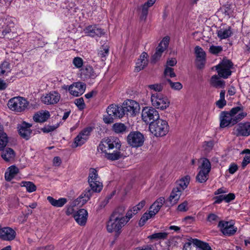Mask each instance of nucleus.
<instances>
[{
  "mask_svg": "<svg viewBox=\"0 0 250 250\" xmlns=\"http://www.w3.org/2000/svg\"><path fill=\"white\" fill-rule=\"evenodd\" d=\"M121 143L118 138L109 137L103 139L98 150L104 154V157L110 161H116L123 157L121 150Z\"/></svg>",
  "mask_w": 250,
  "mask_h": 250,
  "instance_id": "obj_1",
  "label": "nucleus"
},
{
  "mask_svg": "<svg viewBox=\"0 0 250 250\" xmlns=\"http://www.w3.org/2000/svg\"><path fill=\"white\" fill-rule=\"evenodd\" d=\"M97 171L90 168L88 182L90 188H86L83 193L75 201V204L83 206L88 201L94 192H99L102 189L103 185L98 180Z\"/></svg>",
  "mask_w": 250,
  "mask_h": 250,
  "instance_id": "obj_2",
  "label": "nucleus"
},
{
  "mask_svg": "<svg viewBox=\"0 0 250 250\" xmlns=\"http://www.w3.org/2000/svg\"><path fill=\"white\" fill-rule=\"evenodd\" d=\"M242 106H236L232 108L228 112L223 111L220 115V126L222 128L229 125H233L244 119L247 115L246 112H241L237 114L239 111H242Z\"/></svg>",
  "mask_w": 250,
  "mask_h": 250,
  "instance_id": "obj_3",
  "label": "nucleus"
},
{
  "mask_svg": "<svg viewBox=\"0 0 250 250\" xmlns=\"http://www.w3.org/2000/svg\"><path fill=\"white\" fill-rule=\"evenodd\" d=\"M150 131L156 137L165 136L168 132L169 126L165 120L158 119L150 122L149 125Z\"/></svg>",
  "mask_w": 250,
  "mask_h": 250,
  "instance_id": "obj_4",
  "label": "nucleus"
},
{
  "mask_svg": "<svg viewBox=\"0 0 250 250\" xmlns=\"http://www.w3.org/2000/svg\"><path fill=\"white\" fill-rule=\"evenodd\" d=\"M233 65V63L230 60L224 59L219 64L215 66V69L220 77L227 79L231 74V69Z\"/></svg>",
  "mask_w": 250,
  "mask_h": 250,
  "instance_id": "obj_5",
  "label": "nucleus"
},
{
  "mask_svg": "<svg viewBox=\"0 0 250 250\" xmlns=\"http://www.w3.org/2000/svg\"><path fill=\"white\" fill-rule=\"evenodd\" d=\"M7 105L12 111L21 112L27 108L28 102L21 97H15L9 100Z\"/></svg>",
  "mask_w": 250,
  "mask_h": 250,
  "instance_id": "obj_6",
  "label": "nucleus"
},
{
  "mask_svg": "<svg viewBox=\"0 0 250 250\" xmlns=\"http://www.w3.org/2000/svg\"><path fill=\"white\" fill-rule=\"evenodd\" d=\"M151 102L153 107L161 110L166 109L170 104L167 97L158 93L151 94Z\"/></svg>",
  "mask_w": 250,
  "mask_h": 250,
  "instance_id": "obj_7",
  "label": "nucleus"
},
{
  "mask_svg": "<svg viewBox=\"0 0 250 250\" xmlns=\"http://www.w3.org/2000/svg\"><path fill=\"white\" fill-rule=\"evenodd\" d=\"M126 224V221L110 216L107 223V230L108 232H115L120 233L122 228Z\"/></svg>",
  "mask_w": 250,
  "mask_h": 250,
  "instance_id": "obj_8",
  "label": "nucleus"
},
{
  "mask_svg": "<svg viewBox=\"0 0 250 250\" xmlns=\"http://www.w3.org/2000/svg\"><path fill=\"white\" fill-rule=\"evenodd\" d=\"M142 118L143 121L148 124L156 121L159 118L158 112L152 107H145L142 112Z\"/></svg>",
  "mask_w": 250,
  "mask_h": 250,
  "instance_id": "obj_9",
  "label": "nucleus"
},
{
  "mask_svg": "<svg viewBox=\"0 0 250 250\" xmlns=\"http://www.w3.org/2000/svg\"><path fill=\"white\" fill-rule=\"evenodd\" d=\"M143 134L139 131L131 132L127 137V142L131 146L138 147L142 146L144 142Z\"/></svg>",
  "mask_w": 250,
  "mask_h": 250,
  "instance_id": "obj_10",
  "label": "nucleus"
},
{
  "mask_svg": "<svg viewBox=\"0 0 250 250\" xmlns=\"http://www.w3.org/2000/svg\"><path fill=\"white\" fill-rule=\"evenodd\" d=\"M139 108V104L133 100H128L126 102L123 106V111H124V115L132 116L135 114Z\"/></svg>",
  "mask_w": 250,
  "mask_h": 250,
  "instance_id": "obj_11",
  "label": "nucleus"
},
{
  "mask_svg": "<svg viewBox=\"0 0 250 250\" xmlns=\"http://www.w3.org/2000/svg\"><path fill=\"white\" fill-rule=\"evenodd\" d=\"M218 227L225 235L230 236L233 235L237 231V228L229 222L221 221L219 222Z\"/></svg>",
  "mask_w": 250,
  "mask_h": 250,
  "instance_id": "obj_12",
  "label": "nucleus"
},
{
  "mask_svg": "<svg viewBox=\"0 0 250 250\" xmlns=\"http://www.w3.org/2000/svg\"><path fill=\"white\" fill-rule=\"evenodd\" d=\"M60 94L56 91H52L41 97L42 101L46 104H54L60 101Z\"/></svg>",
  "mask_w": 250,
  "mask_h": 250,
  "instance_id": "obj_13",
  "label": "nucleus"
},
{
  "mask_svg": "<svg viewBox=\"0 0 250 250\" xmlns=\"http://www.w3.org/2000/svg\"><path fill=\"white\" fill-rule=\"evenodd\" d=\"M86 88L85 83L82 82H77L70 85L68 90L70 93L76 97L82 95Z\"/></svg>",
  "mask_w": 250,
  "mask_h": 250,
  "instance_id": "obj_14",
  "label": "nucleus"
},
{
  "mask_svg": "<svg viewBox=\"0 0 250 250\" xmlns=\"http://www.w3.org/2000/svg\"><path fill=\"white\" fill-rule=\"evenodd\" d=\"M237 136H248L250 135V123H240L235 127Z\"/></svg>",
  "mask_w": 250,
  "mask_h": 250,
  "instance_id": "obj_15",
  "label": "nucleus"
},
{
  "mask_svg": "<svg viewBox=\"0 0 250 250\" xmlns=\"http://www.w3.org/2000/svg\"><path fill=\"white\" fill-rule=\"evenodd\" d=\"M108 115L113 116L115 118H121L124 116L123 106L111 104L106 109Z\"/></svg>",
  "mask_w": 250,
  "mask_h": 250,
  "instance_id": "obj_16",
  "label": "nucleus"
},
{
  "mask_svg": "<svg viewBox=\"0 0 250 250\" xmlns=\"http://www.w3.org/2000/svg\"><path fill=\"white\" fill-rule=\"evenodd\" d=\"M31 127V125L25 122L19 125L18 126V129L21 137L26 140H28L32 133V130L30 129Z\"/></svg>",
  "mask_w": 250,
  "mask_h": 250,
  "instance_id": "obj_17",
  "label": "nucleus"
},
{
  "mask_svg": "<svg viewBox=\"0 0 250 250\" xmlns=\"http://www.w3.org/2000/svg\"><path fill=\"white\" fill-rule=\"evenodd\" d=\"M195 53L196 56V63L199 69L203 67L205 61L206 53L199 46L195 47Z\"/></svg>",
  "mask_w": 250,
  "mask_h": 250,
  "instance_id": "obj_18",
  "label": "nucleus"
},
{
  "mask_svg": "<svg viewBox=\"0 0 250 250\" xmlns=\"http://www.w3.org/2000/svg\"><path fill=\"white\" fill-rule=\"evenodd\" d=\"M16 232L9 227L0 229V238L4 241H11L15 239Z\"/></svg>",
  "mask_w": 250,
  "mask_h": 250,
  "instance_id": "obj_19",
  "label": "nucleus"
},
{
  "mask_svg": "<svg viewBox=\"0 0 250 250\" xmlns=\"http://www.w3.org/2000/svg\"><path fill=\"white\" fill-rule=\"evenodd\" d=\"M87 215L86 210L80 209L74 214V218L79 225L84 226L87 221Z\"/></svg>",
  "mask_w": 250,
  "mask_h": 250,
  "instance_id": "obj_20",
  "label": "nucleus"
},
{
  "mask_svg": "<svg viewBox=\"0 0 250 250\" xmlns=\"http://www.w3.org/2000/svg\"><path fill=\"white\" fill-rule=\"evenodd\" d=\"M182 192L178 188H173L170 196L167 200V202L169 203V205H167V206L170 205L172 206L177 204L180 199Z\"/></svg>",
  "mask_w": 250,
  "mask_h": 250,
  "instance_id": "obj_21",
  "label": "nucleus"
},
{
  "mask_svg": "<svg viewBox=\"0 0 250 250\" xmlns=\"http://www.w3.org/2000/svg\"><path fill=\"white\" fill-rule=\"evenodd\" d=\"M156 0H147L145 2L140 10V19L141 21H145L148 14V8L152 6L155 2Z\"/></svg>",
  "mask_w": 250,
  "mask_h": 250,
  "instance_id": "obj_22",
  "label": "nucleus"
},
{
  "mask_svg": "<svg viewBox=\"0 0 250 250\" xmlns=\"http://www.w3.org/2000/svg\"><path fill=\"white\" fill-rule=\"evenodd\" d=\"M81 76L84 79H94L97 76L92 67L89 65H84L81 69Z\"/></svg>",
  "mask_w": 250,
  "mask_h": 250,
  "instance_id": "obj_23",
  "label": "nucleus"
},
{
  "mask_svg": "<svg viewBox=\"0 0 250 250\" xmlns=\"http://www.w3.org/2000/svg\"><path fill=\"white\" fill-rule=\"evenodd\" d=\"M5 147L0 151H1V156L6 162H8L13 159L15 156V153L13 149L11 148H6Z\"/></svg>",
  "mask_w": 250,
  "mask_h": 250,
  "instance_id": "obj_24",
  "label": "nucleus"
},
{
  "mask_svg": "<svg viewBox=\"0 0 250 250\" xmlns=\"http://www.w3.org/2000/svg\"><path fill=\"white\" fill-rule=\"evenodd\" d=\"M50 117L48 111H42L36 113L33 116V120L36 122L42 123L45 122Z\"/></svg>",
  "mask_w": 250,
  "mask_h": 250,
  "instance_id": "obj_25",
  "label": "nucleus"
},
{
  "mask_svg": "<svg viewBox=\"0 0 250 250\" xmlns=\"http://www.w3.org/2000/svg\"><path fill=\"white\" fill-rule=\"evenodd\" d=\"M47 200L52 206L57 208L62 207L67 201V199L65 198H61L58 200H56L50 196L47 197Z\"/></svg>",
  "mask_w": 250,
  "mask_h": 250,
  "instance_id": "obj_26",
  "label": "nucleus"
},
{
  "mask_svg": "<svg viewBox=\"0 0 250 250\" xmlns=\"http://www.w3.org/2000/svg\"><path fill=\"white\" fill-rule=\"evenodd\" d=\"M190 177L188 175L185 176L176 183L175 188H178L182 192L187 188L189 183Z\"/></svg>",
  "mask_w": 250,
  "mask_h": 250,
  "instance_id": "obj_27",
  "label": "nucleus"
},
{
  "mask_svg": "<svg viewBox=\"0 0 250 250\" xmlns=\"http://www.w3.org/2000/svg\"><path fill=\"white\" fill-rule=\"evenodd\" d=\"M19 172V169L15 166H12L8 168L5 173V179L7 181H10Z\"/></svg>",
  "mask_w": 250,
  "mask_h": 250,
  "instance_id": "obj_28",
  "label": "nucleus"
},
{
  "mask_svg": "<svg viewBox=\"0 0 250 250\" xmlns=\"http://www.w3.org/2000/svg\"><path fill=\"white\" fill-rule=\"evenodd\" d=\"M210 83L212 86L217 88H224L225 85V81L220 80L218 76L216 75L211 77Z\"/></svg>",
  "mask_w": 250,
  "mask_h": 250,
  "instance_id": "obj_29",
  "label": "nucleus"
},
{
  "mask_svg": "<svg viewBox=\"0 0 250 250\" xmlns=\"http://www.w3.org/2000/svg\"><path fill=\"white\" fill-rule=\"evenodd\" d=\"M7 143V135L4 131L3 125L0 123V150L5 147Z\"/></svg>",
  "mask_w": 250,
  "mask_h": 250,
  "instance_id": "obj_30",
  "label": "nucleus"
},
{
  "mask_svg": "<svg viewBox=\"0 0 250 250\" xmlns=\"http://www.w3.org/2000/svg\"><path fill=\"white\" fill-rule=\"evenodd\" d=\"M232 31L230 27L228 28H221L217 30V36L221 40L227 39L231 36L232 35Z\"/></svg>",
  "mask_w": 250,
  "mask_h": 250,
  "instance_id": "obj_31",
  "label": "nucleus"
},
{
  "mask_svg": "<svg viewBox=\"0 0 250 250\" xmlns=\"http://www.w3.org/2000/svg\"><path fill=\"white\" fill-rule=\"evenodd\" d=\"M125 206H120L115 209L111 216L117 218L125 220L124 214L125 213Z\"/></svg>",
  "mask_w": 250,
  "mask_h": 250,
  "instance_id": "obj_32",
  "label": "nucleus"
},
{
  "mask_svg": "<svg viewBox=\"0 0 250 250\" xmlns=\"http://www.w3.org/2000/svg\"><path fill=\"white\" fill-rule=\"evenodd\" d=\"M201 160H202V163L201 166H199V168H201L200 171H203L206 174H208L211 169V164L209 161L206 158H203Z\"/></svg>",
  "mask_w": 250,
  "mask_h": 250,
  "instance_id": "obj_33",
  "label": "nucleus"
},
{
  "mask_svg": "<svg viewBox=\"0 0 250 250\" xmlns=\"http://www.w3.org/2000/svg\"><path fill=\"white\" fill-rule=\"evenodd\" d=\"M192 243L202 250H212L208 243L201 241L197 239H193Z\"/></svg>",
  "mask_w": 250,
  "mask_h": 250,
  "instance_id": "obj_34",
  "label": "nucleus"
},
{
  "mask_svg": "<svg viewBox=\"0 0 250 250\" xmlns=\"http://www.w3.org/2000/svg\"><path fill=\"white\" fill-rule=\"evenodd\" d=\"M109 47L107 44L103 45L102 47L100 48L98 55L102 61H104L106 57L108 56L109 54Z\"/></svg>",
  "mask_w": 250,
  "mask_h": 250,
  "instance_id": "obj_35",
  "label": "nucleus"
},
{
  "mask_svg": "<svg viewBox=\"0 0 250 250\" xmlns=\"http://www.w3.org/2000/svg\"><path fill=\"white\" fill-rule=\"evenodd\" d=\"M113 130L116 133H123L126 129V126L122 123H115L112 126Z\"/></svg>",
  "mask_w": 250,
  "mask_h": 250,
  "instance_id": "obj_36",
  "label": "nucleus"
},
{
  "mask_svg": "<svg viewBox=\"0 0 250 250\" xmlns=\"http://www.w3.org/2000/svg\"><path fill=\"white\" fill-rule=\"evenodd\" d=\"M167 235H168V233L166 232H157V233H155L151 235H149V236H148V238L151 240H152V239L156 240H160V239L164 240L167 238Z\"/></svg>",
  "mask_w": 250,
  "mask_h": 250,
  "instance_id": "obj_37",
  "label": "nucleus"
},
{
  "mask_svg": "<svg viewBox=\"0 0 250 250\" xmlns=\"http://www.w3.org/2000/svg\"><path fill=\"white\" fill-rule=\"evenodd\" d=\"M154 214H152V213L150 212L149 210L148 213L146 212L145 213L143 216L141 217L139 222V225L140 226H143L145 225L146 222L150 218L153 217Z\"/></svg>",
  "mask_w": 250,
  "mask_h": 250,
  "instance_id": "obj_38",
  "label": "nucleus"
},
{
  "mask_svg": "<svg viewBox=\"0 0 250 250\" xmlns=\"http://www.w3.org/2000/svg\"><path fill=\"white\" fill-rule=\"evenodd\" d=\"M87 140L81 136V135H78L74 139V144L73 147H77L83 145Z\"/></svg>",
  "mask_w": 250,
  "mask_h": 250,
  "instance_id": "obj_39",
  "label": "nucleus"
},
{
  "mask_svg": "<svg viewBox=\"0 0 250 250\" xmlns=\"http://www.w3.org/2000/svg\"><path fill=\"white\" fill-rule=\"evenodd\" d=\"M208 174H206L205 172L200 170L196 176V180L199 183H202L205 182L208 180Z\"/></svg>",
  "mask_w": 250,
  "mask_h": 250,
  "instance_id": "obj_40",
  "label": "nucleus"
},
{
  "mask_svg": "<svg viewBox=\"0 0 250 250\" xmlns=\"http://www.w3.org/2000/svg\"><path fill=\"white\" fill-rule=\"evenodd\" d=\"M243 153L246 154L242 163V167L244 168L248 164L250 163V150L246 149L243 151Z\"/></svg>",
  "mask_w": 250,
  "mask_h": 250,
  "instance_id": "obj_41",
  "label": "nucleus"
},
{
  "mask_svg": "<svg viewBox=\"0 0 250 250\" xmlns=\"http://www.w3.org/2000/svg\"><path fill=\"white\" fill-rule=\"evenodd\" d=\"M10 64L7 62H3L0 65V75H3L10 72Z\"/></svg>",
  "mask_w": 250,
  "mask_h": 250,
  "instance_id": "obj_42",
  "label": "nucleus"
},
{
  "mask_svg": "<svg viewBox=\"0 0 250 250\" xmlns=\"http://www.w3.org/2000/svg\"><path fill=\"white\" fill-rule=\"evenodd\" d=\"M22 186L25 187L29 192H32L36 190V186L32 182H22Z\"/></svg>",
  "mask_w": 250,
  "mask_h": 250,
  "instance_id": "obj_43",
  "label": "nucleus"
},
{
  "mask_svg": "<svg viewBox=\"0 0 250 250\" xmlns=\"http://www.w3.org/2000/svg\"><path fill=\"white\" fill-rule=\"evenodd\" d=\"M167 81L169 84L170 87L175 90H180L183 87V85L180 82H172L170 79H167Z\"/></svg>",
  "mask_w": 250,
  "mask_h": 250,
  "instance_id": "obj_44",
  "label": "nucleus"
},
{
  "mask_svg": "<svg viewBox=\"0 0 250 250\" xmlns=\"http://www.w3.org/2000/svg\"><path fill=\"white\" fill-rule=\"evenodd\" d=\"M188 203L187 201H185L177 207V210L180 212H185L188 209Z\"/></svg>",
  "mask_w": 250,
  "mask_h": 250,
  "instance_id": "obj_45",
  "label": "nucleus"
},
{
  "mask_svg": "<svg viewBox=\"0 0 250 250\" xmlns=\"http://www.w3.org/2000/svg\"><path fill=\"white\" fill-rule=\"evenodd\" d=\"M223 50L222 47L221 46L211 45L210 46L209 51L210 53L214 55L218 54Z\"/></svg>",
  "mask_w": 250,
  "mask_h": 250,
  "instance_id": "obj_46",
  "label": "nucleus"
},
{
  "mask_svg": "<svg viewBox=\"0 0 250 250\" xmlns=\"http://www.w3.org/2000/svg\"><path fill=\"white\" fill-rule=\"evenodd\" d=\"M96 27L97 26L96 25L88 26L85 28V32L89 36L91 37H94Z\"/></svg>",
  "mask_w": 250,
  "mask_h": 250,
  "instance_id": "obj_47",
  "label": "nucleus"
},
{
  "mask_svg": "<svg viewBox=\"0 0 250 250\" xmlns=\"http://www.w3.org/2000/svg\"><path fill=\"white\" fill-rule=\"evenodd\" d=\"M164 75L165 76H169L171 78L176 76L173 68L168 67V66H167L165 69Z\"/></svg>",
  "mask_w": 250,
  "mask_h": 250,
  "instance_id": "obj_48",
  "label": "nucleus"
},
{
  "mask_svg": "<svg viewBox=\"0 0 250 250\" xmlns=\"http://www.w3.org/2000/svg\"><path fill=\"white\" fill-rule=\"evenodd\" d=\"M147 64V62L138 60L136 64L135 70L137 72L143 69Z\"/></svg>",
  "mask_w": 250,
  "mask_h": 250,
  "instance_id": "obj_49",
  "label": "nucleus"
},
{
  "mask_svg": "<svg viewBox=\"0 0 250 250\" xmlns=\"http://www.w3.org/2000/svg\"><path fill=\"white\" fill-rule=\"evenodd\" d=\"M148 87L156 92H160L163 90V85L162 84L156 83L148 85Z\"/></svg>",
  "mask_w": 250,
  "mask_h": 250,
  "instance_id": "obj_50",
  "label": "nucleus"
},
{
  "mask_svg": "<svg viewBox=\"0 0 250 250\" xmlns=\"http://www.w3.org/2000/svg\"><path fill=\"white\" fill-rule=\"evenodd\" d=\"M161 207L157 203L154 202L150 207L149 210L155 215L159 211Z\"/></svg>",
  "mask_w": 250,
  "mask_h": 250,
  "instance_id": "obj_51",
  "label": "nucleus"
},
{
  "mask_svg": "<svg viewBox=\"0 0 250 250\" xmlns=\"http://www.w3.org/2000/svg\"><path fill=\"white\" fill-rule=\"evenodd\" d=\"M73 63L77 68H81L83 65V60L80 57H75L73 61Z\"/></svg>",
  "mask_w": 250,
  "mask_h": 250,
  "instance_id": "obj_52",
  "label": "nucleus"
},
{
  "mask_svg": "<svg viewBox=\"0 0 250 250\" xmlns=\"http://www.w3.org/2000/svg\"><path fill=\"white\" fill-rule=\"evenodd\" d=\"M219 217L214 213L209 214L207 217V221L210 224H214L218 220Z\"/></svg>",
  "mask_w": 250,
  "mask_h": 250,
  "instance_id": "obj_53",
  "label": "nucleus"
},
{
  "mask_svg": "<svg viewBox=\"0 0 250 250\" xmlns=\"http://www.w3.org/2000/svg\"><path fill=\"white\" fill-rule=\"evenodd\" d=\"M213 145V142L211 141L205 142L203 145V147L207 152H209L212 149Z\"/></svg>",
  "mask_w": 250,
  "mask_h": 250,
  "instance_id": "obj_54",
  "label": "nucleus"
},
{
  "mask_svg": "<svg viewBox=\"0 0 250 250\" xmlns=\"http://www.w3.org/2000/svg\"><path fill=\"white\" fill-rule=\"evenodd\" d=\"M75 104L80 109H83L84 108L85 104L83 98L76 99Z\"/></svg>",
  "mask_w": 250,
  "mask_h": 250,
  "instance_id": "obj_55",
  "label": "nucleus"
},
{
  "mask_svg": "<svg viewBox=\"0 0 250 250\" xmlns=\"http://www.w3.org/2000/svg\"><path fill=\"white\" fill-rule=\"evenodd\" d=\"M91 128H86L82 130L80 133V135H81L82 137L85 138L86 140L88 139V136L90 134V132L91 131Z\"/></svg>",
  "mask_w": 250,
  "mask_h": 250,
  "instance_id": "obj_56",
  "label": "nucleus"
},
{
  "mask_svg": "<svg viewBox=\"0 0 250 250\" xmlns=\"http://www.w3.org/2000/svg\"><path fill=\"white\" fill-rule=\"evenodd\" d=\"M223 13L227 16H229L231 13L232 10L230 7L229 5H228V4L225 5L222 9Z\"/></svg>",
  "mask_w": 250,
  "mask_h": 250,
  "instance_id": "obj_57",
  "label": "nucleus"
},
{
  "mask_svg": "<svg viewBox=\"0 0 250 250\" xmlns=\"http://www.w3.org/2000/svg\"><path fill=\"white\" fill-rule=\"evenodd\" d=\"M235 196L234 193H229L227 195H224V201L226 203H229L235 199Z\"/></svg>",
  "mask_w": 250,
  "mask_h": 250,
  "instance_id": "obj_58",
  "label": "nucleus"
},
{
  "mask_svg": "<svg viewBox=\"0 0 250 250\" xmlns=\"http://www.w3.org/2000/svg\"><path fill=\"white\" fill-rule=\"evenodd\" d=\"M56 128L57 126H55L54 125H48L44 126L42 129V130L44 133H48L54 131Z\"/></svg>",
  "mask_w": 250,
  "mask_h": 250,
  "instance_id": "obj_59",
  "label": "nucleus"
},
{
  "mask_svg": "<svg viewBox=\"0 0 250 250\" xmlns=\"http://www.w3.org/2000/svg\"><path fill=\"white\" fill-rule=\"evenodd\" d=\"M162 56V54L156 50L154 54L152 56V62L155 63L158 60H159Z\"/></svg>",
  "mask_w": 250,
  "mask_h": 250,
  "instance_id": "obj_60",
  "label": "nucleus"
},
{
  "mask_svg": "<svg viewBox=\"0 0 250 250\" xmlns=\"http://www.w3.org/2000/svg\"><path fill=\"white\" fill-rule=\"evenodd\" d=\"M226 104V101L223 99H220L216 102L217 106L219 108H223Z\"/></svg>",
  "mask_w": 250,
  "mask_h": 250,
  "instance_id": "obj_61",
  "label": "nucleus"
},
{
  "mask_svg": "<svg viewBox=\"0 0 250 250\" xmlns=\"http://www.w3.org/2000/svg\"><path fill=\"white\" fill-rule=\"evenodd\" d=\"M238 170V167L237 165L233 163L231 164L229 167V171L230 174H234Z\"/></svg>",
  "mask_w": 250,
  "mask_h": 250,
  "instance_id": "obj_62",
  "label": "nucleus"
},
{
  "mask_svg": "<svg viewBox=\"0 0 250 250\" xmlns=\"http://www.w3.org/2000/svg\"><path fill=\"white\" fill-rule=\"evenodd\" d=\"M133 211L130 208L128 210L126 215L125 217V220L126 221V223L129 221V220L133 217L134 215L133 213Z\"/></svg>",
  "mask_w": 250,
  "mask_h": 250,
  "instance_id": "obj_63",
  "label": "nucleus"
},
{
  "mask_svg": "<svg viewBox=\"0 0 250 250\" xmlns=\"http://www.w3.org/2000/svg\"><path fill=\"white\" fill-rule=\"evenodd\" d=\"M169 39L168 37H166L163 38L162 41L160 42L159 43L160 45L163 46V47H165L166 48H167L168 42H169Z\"/></svg>",
  "mask_w": 250,
  "mask_h": 250,
  "instance_id": "obj_64",
  "label": "nucleus"
}]
</instances>
